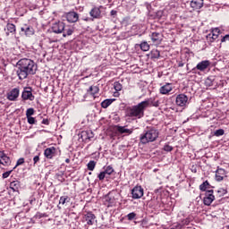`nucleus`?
I'll return each mask as SVG.
<instances>
[{"mask_svg": "<svg viewBox=\"0 0 229 229\" xmlns=\"http://www.w3.org/2000/svg\"><path fill=\"white\" fill-rule=\"evenodd\" d=\"M37 73V64L31 59L22 58L17 63L16 74L19 80H26L30 74Z\"/></svg>", "mask_w": 229, "mask_h": 229, "instance_id": "nucleus-1", "label": "nucleus"}, {"mask_svg": "<svg viewBox=\"0 0 229 229\" xmlns=\"http://www.w3.org/2000/svg\"><path fill=\"white\" fill-rule=\"evenodd\" d=\"M148 106H149V99L142 101L136 106H127L125 108V115L126 117L142 119Z\"/></svg>", "mask_w": 229, "mask_h": 229, "instance_id": "nucleus-2", "label": "nucleus"}, {"mask_svg": "<svg viewBox=\"0 0 229 229\" xmlns=\"http://www.w3.org/2000/svg\"><path fill=\"white\" fill-rule=\"evenodd\" d=\"M158 130L155 128L148 129L140 135V140L141 144H149V142H155L158 139Z\"/></svg>", "mask_w": 229, "mask_h": 229, "instance_id": "nucleus-3", "label": "nucleus"}, {"mask_svg": "<svg viewBox=\"0 0 229 229\" xmlns=\"http://www.w3.org/2000/svg\"><path fill=\"white\" fill-rule=\"evenodd\" d=\"M21 99L23 101H33L35 99V96H33V89L31 88H25L21 93Z\"/></svg>", "mask_w": 229, "mask_h": 229, "instance_id": "nucleus-4", "label": "nucleus"}, {"mask_svg": "<svg viewBox=\"0 0 229 229\" xmlns=\"http://www.w3.org/2000/svg\"><path fill=\"white\" fill-rule=\"evenodd\" d=\"M132 199H140L144 196V189L142 186H135L131 190Z\"/></svg>", "mask_w": 229, "mask_h": 229, "instance_id": "nucleus-5", "label": "nucleus"}, {"mask_svg": "<svg viewBox=\"0 0 229 229\" xmlns=\"http://www.w3.org/2000/svg\"><path fill=\"white\" fill-rule=\"evenodd\" d=\"M216 199V197L214 196V190H209L207 191L206 196L203 199L204 205L207 207H210L212 205V201Z\"/></svg>", "mask_w": 229, "mask_h": 229, "instance_id": "nucleus-6", "label": "nucleus"}, {"mask_svg": "<svg viewBox=\"0 0 229 229\" xmlns=\"http://www.w3.org/2000/svg\"><path fill=\"white\" fill-rule=\"evenodd\" d=\"M164 39V36L160 32H153L151 34V40L153 44L156 46H160L162 44V40Z\"/></svg>", "mask_w": 229, "mask_h": 229, "instance_id": "nucleus-7", "label": "nucleus"}, {"mask_svg": "<svg viewBox=\"0 0 229 229\" xmlns=\"http://www.w3.org/2000/svg\"><path fill=\"white\" fill-rule=\"evenodd\" d=\"M187 101H189V98L185 94H179L176 97L175 103L177 106H185V105H187Z\"/></svg>", "mask_w": 229, "mask_h": 229, "instance_id": "nucleus-8", "label": "nucleus"}, {"mask_svg": "<svg viewBox=\"0 0 229 229\" xmlns=\"http://www.w3.org/2000/svg\"><path fill=\"white\" fill-rule=\"evenodd\" d=\"M114 130L117 133H120V135H131V133H133V131L127 129L126 126L115 125Z\"/></svg>", "mask_w": 229, "mask_h": 229, "instance_id": "nucleus-9", "label": "nucleus"}, {"mask_svg": "<svg viewBox=\"0 0 229 229\" xmlns=\"http://www.w3.org/2000/svg\"><path fill=\"white\" fill-rule=\"evenodd\" d=\"M208 67H210V61L205 60V61L199 63L196 65V67L193 69V71H196V69H197L198 71L203 72V71H207V69H208Z\"/></svg>", "mask_w": 229, "mask_h": 229, "instance_id": "nucleus-10", "label": "nucleus"}, {"mask_svg": "<svg viewBox=\"0 0 229 229\" xmlns=\"http://www.w3.org/2000/svg\"><path fill=\"white\" fill-rule=\"evenodd\" d=\"M19 88H14L7 94V99H9V101H16L17 98H19Z\"/></svg>", "mask_w": 229, "mask_h": 229, "instance_id": "nucleus-11", "label": "nucleus"}, {"mask_svg": "<svg viewBox=\"0 0 229 229\" xmlns=\"http://www.w3.org/2000/svg\"><path fill=\"white\" fill-rule=\"evenodd\" d=\"M54 33H63L65 30V23L59 21L52 27Z\"/></svg>", "mask_w": 229, "mask_h": 229, "instance_id": "nucleus-12", "label": "nucleus"}, {"mask_svg": "<svg viewBox=\"0 0 229 229\" xmlns=\"http://www.w3.org/2000/svg\"><path fill=\"white\" fill-rule=\"evenodd\" d=\"M44 155L46 158L51 159L56 155V148L55 147H50L47 148L44 150Z\"/></svg>", "mask_w": 229, "mask_h": 229, "instance_id": "nucleus-13", "label": "nucleus"}, {"mask_svg": "<svg viewBox=\"0 0 229 229\" xmlns=\"http://www.w3.org/2000/svg\"><path fill=\"white\" fill-rule=\"evenodd\" d=\"M84 220L86 221L87 225H92L96 221V215H94L92 212H88L86 215H84Z\"/></svg>", "mask_w": 229, "mask_h": 229, "instance_id": "nucleus-14", "label": "nucleus"}, {"mask_svg": "<svg viewBox=\"0 0 229 229\" xmlns=\"http://www.w3.org/2000/svg\"><path fill=\"white\" fill-rule=\"evenodd\" d=\"M78 19H80V16L76 12H70L66 13V20L68 22H78Z\"/></svg>", "mask_w": 229, "mask_h": 229, "instance_id": "nucleus-15", "label": "nucleus"}, {"mask_svg": "<svg viewBox=\"0 0 229 229\" xmlns=\"http://www.w3.org/2000/svg\"><path fill=\"white\" fill-rule=\"evenodd\" d=\"M21 31L26 35V37H31L35 33L33 27L25 24L23 27L21 28Z\"/></svg>", "mask_w": 229, "mask_h": 229, "instance_id": "nucleus-16", "label": "nucleus"}, {"mask_svg": "<svg viewBox=\"0 0 229 229\" xmlns=\"http://www.w3.org/2000/svg\"><path fill=\"white\" fill-rule=\"evenodd\" d=\"M225 176H226V171L223 168H218L216 171V182H223Z\"/></svg>", "mask_w": 229, "mask_h": 229, "instance_id": "nucleus-17", "label": "nucleus"}, {"mask_svg": "<svg viewBox=\"0 0 229 229\" xmlns=\"http://www.w3.org/2000/svg\"><path fill=\"white\" fill-rule=\"evenodd\" d=\"M172 90H173V86L171 85V83H166L159 89L160 94H163V95H167Z\"/></svg>", "mask_w": 229, "mask_h": 229, "instance_id": "nucleus-18", "label": "nucleus"}, {"mask_svg": "<svg viewBox=\"0 0 229 229\" xmlns=\"http://www.w3.org/2000/svg\"><path fill=\"white\" fill-rule=\"evenodd\" d=\"M89 15L93 19H99L101 17V9L99 7H93L89 12Z\"/></svg>", "mask_w": 229, "mask_h": 229, "instance_id": "nucleus-19", "label": "nucleus"}, {"mask_svg": "<svg viewBox=\"0 0 229 229\" xmlns=\"http://www.w3.org/2000/svg\"><path fill=\"white\" fill-rule=\"evenodd\" d=\"M0 158L3 160L1 163L2 165H10L12 164L10 157L4 154V151H0Z\"/></svg>", "mask_w": 229, "mask_h": 229, "instance_id": "nucleus-20", "label": "nucleus"}, {"mask_svg": "<svg viewBox=\"0 0 229 229\" xmlns=\"http://www.w3.org/2000/svg\"><path fill=\"white\" fill-rule=\"evenodd\" d=\"M191 6L195 10H199L200 8H203V0H191Z\"/></svg>", "mask_w": 229, "mask_h": 229, "instance_id": "nucleus-21", "label": "nucleus"}, {"mask_svg": "<svg viewBox=\"0 0 229 229\" xmlns=\"http://www.w3.org/2000/svg\"><path fill=\"white\" fill-rule=\"evenodd\" d=\"M87 92L90 93L91 96H94L95 94H98L99 92V87L90 86Z\"/></svg>", "mask_w": 229, "mask_h": 229, "instance_id": "nucleus-22", "label": "nucleus"}, {"mask_svg": "<svg viewBox=\"0 0 229 229\" xmlns=\"http://www.w3.org/2000/svg\"><path fill=\"white\" fill-rule=\"evenodd\" d=\"M113 101H115V99H114V98H109V99L104 100V101L101 103L102 108H108V107L111 106V104H112Z\"/></svg>", "mask_w": 229, "mask_h": 229, "instance_id": "nucleus-23", "label": "nucleus"}, {"mask_svg": "<svg viewBox=\"0 0 229 229\" xmlns=\"http://www.w3.org/2000/svg\"><path fill=\"white\" fill-rule=\"evenodd\" d=\"M6 28H7V30L10 33H13V35L17 33V29L15 28V25L13 23H7Z\"/></svg>", "mask_w": 229, "mask_h": 229, "instance_id": "nucleus-24", "label": "nucleus"}, {"mask_svg": "<svg viewBox=\"0 0 229 229\" xmlns=\"http://www.w3.org/2000/svg\"><path fill=\"white\" fill-rule=\"evenodd\" d=\"M82 137L90 140L91 139H94V132H92V131H82Z\"/></svg>", "mask_w": 229, "mask_h": 229, "instance_id": "nucleus-25", "label": "nucleus"}, {"mask_svg": "<svg viewBox=\"0 0 229 229\" xmlns=\"http://www.w3.org/2000/svg\"><path fill=\"white\" fill-rule=\"evenodd\" d=\"M150 57L152 59H158L160 58V51L157 50V49H153L151 52H150Z\"/></svg>", "mask_w": 229, "mask_h": 229, "instance_id": "nucleus-26", "label": "nucleus"}, {"mask_svg": "<svg viewBox=\"0 0 229 229\" xmlns=\"http://www.w3.org/2000/svg\"><path fill=\"white\" fill-rule=\"evenodd\" d=\"M74 33V30L72 28H68L64 30V32L63 33V37H71Z\"/></svg>", "mask_w": 229, "mask_h": 229, "instance_id": "nucleus-27", "label": "nucleus"}, {"mask_svg": "<svg viewBox=\"0 0 229 229\" xmlns=\"http://www.w3.org/2000/svg\"><path fill=\"white\" fill-rule=\"evenodd\" d=\"M140 47L141 51H148L149 49V44H148V41H143L140 43Z\"/></svg>", "mask_w": 229, "mask_h": 229, "instance_id": "nucleus-28", "label": "nucleus"}, {"mask_svg": "<svg viewBox=\"0 0 229 229\" xmlns=\"http://www.w3.org/2000/svg\"><path fill=\"white\" fill-rule=\"evenodd\" d=\"M69 201H71V199L68 196H62L59 199L61 205H65V203H69Z\"/></svg>", "mask_w": 229, "mask_h": 229, "instance_id": "nucleus-29", "label": "nucleus"}, {"mask_svg": "<svg viewBox=\"0 0 229 229\" xmlns=\"http://www.w3.org/2000/svg\"><path fill=\"white\" fill-rule=\"evenodd\" d=\"M10 189L15 192L19 189V182L14 181L10 183Z\"/></svg>", "mask_w": 229, "mask_h": 229, "instance_id": "nucleus-30", "label": "nucleus"}, {"mask_svg": "<svg viewBox=\"0 0 229 229\" xmlns=\"http://www.w3.org/2000/svg\"><path fill=\"white\" fill-rule=\"evenodd\" d=\"M114 89L116 92H120V90H123V84L119 81H115L114 83Z\"/></svg>", "mask_w": 229, "mask_h": 229, "instance_id": "nucleus-31", "label": "nucleus"}, {"mask_svg": "<svg viewBox=\"0 0 229 229\" xmlns=\"http://www.w3.org/2000/svg\"><path fill=\"white\" fill-rule=\"evenodd\" d=\"M227 193H228V191H226V189L225 188H219L217 190V194L219 198H223V196H225Z\"/></svg>", "mask_w": 229, "mask_h": 229, "instance_id": "nucleus-32", "label": "nucleus"}, {"mask_svg": "<svg viewBox=\"0 0 229 229\" xmlns=\"http://www.w3.org/2000/svg\"><path fill=\"white\" fill-rule=\"evenodd\" d=\"M87 167L89 169V171H93L94 169H96V161L91 160L88 163Z\"/></svg>", "mask_w": 229, "mask_h": 229, "instance_id": "nucleus-33", "label": "nucleus"}, {"mask_svg": "<svg viewBox=\"0 0 229 229\" xmlns=\"http://www.w3.org/2000/svg\"><path fill=\"white\" fill-rule=\"evenodd\" d=\"M208 185H210V183H208V181H206L202 184L199 185V190L202 191L203 192H205V191H207V188L208 187Z\"/></svg>", "mask_w": 229, "mask_h": 229, "instance_id": "nucleus-34", "label": "nucleus"}, {"mask_svg": "<svg viewBox=\"0 0 229 229\" xmlns=\"http://www.w3.org/2000/svg\"><path fill=\"white\" fill-rule=\"evenodd\" d=\"M215 137H221L225 135V130L223 129H218L214 132Z\"/></svg>", "mask_w": 229, "mask_h": 229, "instance_id": "nucleus-35", "label": "nucleus"}, {"mask_svg": "<svg viewBox=\"0 0 229 229\" xmlns=\"http://www.w3.org/2000/svg\"><path fill=\"white\" fill-rule=\"evenodd\" d=\"M106 201H107V203H109L108 206L110 207V205H114V197H110V195H106Z\"/></svg>", "mask_w": 229, "mask_h": 229, "instance_id": "nucleus-36", "label": "nucleus"}, {"mask_svg": "<svg viewBox=\"0 0 229 229\" xmlns=\"http://www.w3.org/2000/svg\"><path fill=\"white\" fill-rule=\"evenodd\" d=\"M104 172L106 173V174H108V176H110V174L114 173V168L111 165H108Z\"/></svg>", "mask_w": 229, "mask_h": 229, "instance_id": "nucleus-37", "label": "nucleus"}, {"mask_svg": "<svg viewBox=\"0 0 229 229\" xmlns=\"http://www.w3.org/2000/svg\"><path fill=\"white\" fill-rule=\"evenodd\" d=\"M33 114H35V109H33V108L27 109L26 117H31V115H33Z\"/></svg>", "mask_w": 229, "mask_h": 229, "instance_id": "nucleus-38", "label": "nucleus"}, {"mask_svg": "<svg viewBox=\"0 0 229 229\" xmlns=\"http://www.w3.org/2000/svg\"><path fill=\"white\" fill-rule=\"evenodd\" d=\"M98 180H100V182H103V180H105V178H106V174L105 172H101L98 175Z\"/></svg>", "mask_w": 229, "mask_h": 229, "instance_id": "nucleus-39", "label": "nucleus"}, {"mask_svg": "<svg viewBox=\"0 0 229 229\" xmlns=\"http://www.w3.org/2000/svg\"><path fill=\"white\" fill-rule=\"evenodd\" d=\"M136 216H137V214H135L134 212L129 213V214L127 215V219H128L129 221H132V219H135Z\"/></svg>", "mask_w": 229, "mask_h": 229, "instance_id": "nucleus-40", "label": "nucleus"}, {"mask_svg": "<svg viewBox=\"0 0 229 229\" xmlns=\"http://www.w3.org/2000/svg\"><path fill=\"white\" fill-rule=\"evenodd\" d=\"M27 119H28L29 124H35V123H37V121L35 120V117L29 116L27 117Z\"/></svg>", "mask_w": 229, "mask_h": 229, "instance_id": "nucleus-41", "label": "nucleus"}, {"mask_svg": "<svg viewBox=\"0 0 229 229\" xmlns=\"http://www.w3.org/2000/svg\"><path fill=\"white\" fill-rule=\"evenodd\" d=\"M22 164H24V158H20L18 159L15 167L19 166V165H22ZM15 167H13V169H15Z\"/></svg>", "mask_w": 229, "mask_h": 229, "instance_id": "nucleus-42", "label": "nucleus"}, {"mask_svg": "<svg viewBox=\"0 0 229 229\" xmlns=\"http://www.w3.org/2000/svg\"><path fill=\"white\" fill-rule=\"evenodd\" d=\"M164 150L168 152L173 151V148L170 145L166 144L164 146Z\"/></svg>", "mask_w": 229, "mask_h": 229, "instance_id": "nucleus-43", "label": "nucleus"}, {"mask_svg": "<svg viewBox=\"0 0 229 229\" xmlns=\"http://www.w3.org/2000/svg\"><path fill=\"white\" fill-rule=\"evenodd\" d=\"M12 171H13V170H10V171L4 172L3 174V178H8V176H10V174H12Z\"/></svg>", "mask_w": 229, "mask_h": 229, "instance_id": "nucleus-44", "label": "nucleus"}, {"mask_svg": "<svg viewBox=\"0 0 229 229\" xmlns=\"http://www.w3.org/2000/svg\"><path fill=\"white\" fill-rule=\"evenodd\" d=\"M226 40H229V35L226 34L225 37L222 38L221 42H226Z\"/></svg>", "mask_w": 229, "mask_h": 229, "instance_id": "nucleus-45", "label": "nucleus"}, {"mask_svg": "<svg viewBox=\"0 0 229 229\" xmlns=\"http://www.w3.org/2000/svg\"><path fill=\"white\" fill-rule=\"evenodd\" d=\"M39 160H40V157L39 156H35L34 158H33L34 165L37 164V162H38Z\"/></svg>", "mask_w": 229, "mask_h": 229, "instance_id": "nucleus-46", "label": "nucleus"}, {"mask_svg": "<svg viewBox=\"0 0 229 229\" xmlns=\"http://www.w3.org/2000/svg\"><path fill=\"white\" fill-rule=\"evenodd\" d=\"M110 15H111L112 17H115V15H117V11L112 10L111 13H110Z\"/></svg>", "mask_w": 229, "mask_h": 229, "instance_id": "nucleus-47", "label": "nucleus"}, {"mask_svg": "<svg viewBox=\"0 0 229 229\" xmlns=\"http://www.w3.org/2000/svg\"><path fill=\"white\" fill-rule=\"evenodd\" d=\"M42 124H47V125H48V124H49V120H48V119H43V120H42Z\"/></svg>", "mask_w": 229, "mask_h": 229, "instance_id": "nucleus-48", "label": "nucleus"}, {"mask_svg": "<svg viewBox=\"0 0 229 229\" xmlns=\"http://www.w3.org/2000/svg\"><path fill=\"white\" fill-rule=\"evenodd\" d=\"M38 217H47V214H46V213H38Z\"/></svg>", "mask_w": 229, "mask_h": 229, "instance_id": "nucleus-49", "label": "nucleus"}, {"mask_svg": "<svg viewBox=\"0 0 229 229\" xmlns=\"http://www.w3.org/2000/svg\"><path fill=\"white\" fill-rule=\"evenodd\" d=\"M217 37H219V35L213 33L211 38H213V40H216Z\"/></svg>", "mask_w": 229, "mask_h": 229, "instance_id": "nucleus-50", "label": "nucleus"}, {"mask_svg": "<svg viewBox=\"0 0 229 229\" xmlns=\"http://www.w3.org/2000/svg\"><path fill=\"white\" fill-rule=\"evenodd\" d=\"M159 105L160 103L158 101L152 103V106H158Z\"/></svg>", "mask_w": 229, "mask_h": 229, "instance_id": "nucleus-51", "label": "nucleus"}, {"mask_svg": "<svg viewBox=\"0 0 229 229\" xmlns=\"http://www.w3.org/2000/svg\"><path fill=\"white\" fill-rule=\"evenodd\" d=\"M183 63H179L178 67H183Z\"/></svg>", "mask_w": 229, "mask_h": 229, "instance_id": "nucleus-52", "label": "nucleus"}, {"mask_svg": "<svg viewBox=\"0 0 229 229\" xmlns=\"http://www.w3.org/2000/svg\"><path fill=\"white\" fill-rule=\"evenodd\" d=\"M65 162H66V164H69V163L71 162V159L66 158V159H65Z\"/></svg>", "mask_w": 229, "mask_h": 229, "instance_id": "nucleus-53", "label": "nucleus"}, {"mask_svg": "<svg viewBox=\"0 0 229 229\" xmlns=\"http://www.w3.org/2000/svg\"><path fill=\"white\" fill-rule=\"evenodd\" d=\"M119 96V92H114V97Z\"/></svg>", "mask_w": 229, "mask_h": 229, "instance_id": "nucleus-54", "label": "nucleus"}, {"mask_svg": "<svg viewBox=\"0 0 229 229\" xmlns=\"http://www.w3.org/2000/svg\"><path fill=\"white\" fill-rule=\"evenodd\" d=\"M225 229H229V225L225 227Z\"/></svg>", "mask_w": 229, "mask_h": 229, "instance_id": "nucleus-55", "label": "nucleus"}, {"mask_svg": "<svg viewBox=\"0 0 229 229\" xmlns=\"http://www.w3.org/2000/svg\"><path fill=\"white\" fill-rule=\"evenodd\" d=\"M1 164H3V160L0 159V165H2Z\"/></svg>", "mask_w": 229, "mask_h": 229, "instance_id": "nucleus-56", "label": "nucleus"}, {"mask_svg": "<svg viewBox=\"0 0 229 229\" xmlns=\"http://www.w3.org/2000/svg\"><path fill=\"white\" fill-rule=\"evenodd\" d=\"M7 37L10 35V32H6Z\"/></svg>", "mask_w": 229, "mask_h": 229, "instance_id": "nucleus-57", "label": "nucleus"}, {"mask_svg": "<svg viewBox=\"0 0 229 229\" xmlns=\"http://www.w3.org/2000/svg\"><path fill=\"white\" fill-rule=\"evenodd\" d=\"M85 21H89V18H86Z\"/></svg>", "mask_w": 229, "mask_h": 229, "instance_id": "nucleus-58", "label": "nucleus"}]
</instances>
